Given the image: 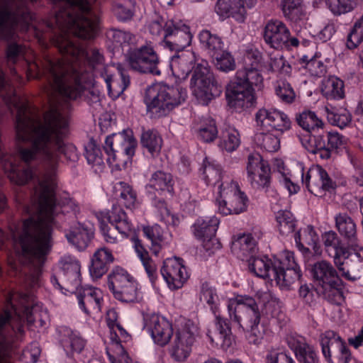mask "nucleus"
Here are the masks:
<instances>
[{"mask_svg":"<svg viewBox=\"0 0 363 363\" xmlns=\"http://www.w3.org/2000/svg\"><path fill=\"white\" fill-rule=\"evenodd\" d=\"M58 11L55 23L58 33L53 43L65 56L62 60H49L52 89L62 97L75 100L94 94V75L105 81L110 96L118 97L128 86L130 78L120 66H104L96 50L85 51L69 33L84 39L93 38L99 28V17L88 0H52Z\"/></svg>","mask_w":363,"mask_h":363,"instance_id":"f257e3e1","label":"nucleus"},{"mask_svg":"<svg viewBox=\"0 0 363 363\" xmlns=\"http://www.w3.org/2000/svg\"><path fill=\"white\" fill-rule=\"evenodd\" d=\"M9 165L8 177L18 185L37 179L38 194L37 214L26 219L18 240L22 255L29 262L40 267L50 252L53 241V227L65 220L67 215L75 217L79 208L69 199L57 203V160H1Z\"/></svg>","mask_w":363,"mask_h":363,"instance_id":"f03ea898","label":"nucleus"},{"mask_svg":"<svg viewBox=\"0 0 363 363\" xmlns=\"http://www.w3.org/2000/svg\"><path fill=\"white\" fill-rule=\"evenodd\" d=\"M17 109L16 137L18 141L30 142L31 147L18 145L21 159H32L37 155L71 159L77 156L75 147L65 144L68 133V121L57 108L48 111L42 122L26 102L14 94L6 99Z\"/></svg>","mask_w":363,"mask_h":363,"instance_id":"7ed1b4c3","label":"nucleus"},{"mask_svg":"<svg viewBox=\"0 0 363 363\" xmlns=\"http://www.w3.org/2000/svg\"><path fill=\"white\" fill-rule=\"evenodd\" d=\"M262 53L257 49L248 50L243 57L244 66L237 71L235 78L228 84L225 91L228 106L236 111L252 106L255 102L253 86L262 84Z\"/></svg>","mask_w":363,"mask_h":363,"instance_id":"20e7f679","label":"nucleus"},{"mask_svg":"<svg viewBox=\"0 0 363 363\" xmlns=\"http://www.w3.org/2000/svg\"><path fill=\"white\" fill-rule=\"evenodd\" d=\"M33 298L25 293H13L7 298V306L0 312V363H11L7 348L24 335V318L33 322Z\"/></svg>","mask_w":363,"mask_h":363,"instance_id":"39448f33","label":"nucleus"},{"mask_svg":"<svg viewBox=\"0 0 363 363\" xmlns=\"http://www.w3.org/2000/svg\"><path fill=\"white\" fill-rule=\"evenodd\" d=\"M187 97L186 89L179 86L159 83L149 86L144 102L152 117L159 118L169 114L182 104Z\"/></svg>","mask_w":363,"mask_h":363,"instance_id":"423d86ee","label":"nucleus"},{"mask_svg":"<svg viewBox=\"0 0 363 363\" xmlns=\"http://www.w3.org/2000/svg\"><path fill=\"white\" fill-rule=\"evenodd\" d=\"M311 274L318 286V293L328 302L340 305L344 301L342 282L331 263L325 260L315 262Z\"/></svg>","mask_w":363,"mask_h":363,"instance_id":"0eeeda50","label":"nucleus"},{"mask_svg":"<svg viewBox=\"0 0 363 363\" xmlns=\"http://www.w3.org/2000/svg\"><path fill=\"white\" fill-rule=\"evenodd\" d=\"M108 286L113 297L123 303H135L140 299L138 284L125 269L116 266L108 276Z\"/></svg>","mask_w":363,"mask_h":363,"instance_id":"6e6552de","label":"nucleus"},{"mask_svg":"<svg viewBox=\"0 0 363 363\" xmlns=\"http://www.w3.org/2000/svg\"><path fill=\"white\" fill-rule=\"evenodd\" d=\"M125 62L130 69L138 72L156 76L161 74L158 68L160 57L151 42L130 48L125 55Z\"/></svg>","mask_w":363,"mask_h":363,"instance_id":"1a4fd4ad","label":"nucleus"},{"mask_svg":"<svg viewBox=\"0 0 363 363\" xmlns=\"http://www.w3.org/2000/svg\"><path fill=\"white\" fill-rule=\"evenodd\" d=\"M191 87L199 103L207 105L220 90L206 61L198 63L194 70Z\"/></svg>","mask_w":363,"mask_h":363,"instance_id":"9d476101","label":"nucleus"},{"mask_svg":"<svg viewBox=\"0 0 363 363\" xmlns=\"http://www.w3.org/2000/svg\"><path fill=\"white\" fill-rule=\"evenodd\" d=\"M220 183L219 188V198L216 200L218 212L223 215L239 214L247 208V197L241 191L237 182H231L227 188H223Z\"/></svg>","mask_w":363,"mask_h":363,"instance_id":"9b49d317","label":"nucleus"},{"mask_svg":"<svg viewBox=\"0 0 363 363\" xmlns=\"http://www.w3.org/2000/svg\"><path fill=\"white\" fill-rule=\"evenodd\" d=\"M199 335V328L194 321L184 320L179 326L169 352L177 362L185 360L189 355L191 347Z\"/></svg>","mask_w":363,"mask_h":363,"instance_id":"f8f14e48","label":"nucleus"},{"mask_svg":"<svg viewBox=\"0 0 363 363\" xmlns=\"http://www.w3.org/2000/svg\"><path fill=\"white\" fill-rule=\"evenodd\" d=\"M273 280L281 288L289 289L301 277L300 267L296 262L294 254L292 252H284L280 258H274Z\"/></svg>","mask_w":363,"mask_h":363,"instance_id":"ddd939ff","label":"nucleus"},{"mask_svg":"<svg viewBox=\"0 0 363 363\" xmlns=\"http://www.w3.org/2000/svg\"><path fill=\"white\" fill-rule=\"evenodd\" d=\"M335 227L340 237L354 251L359 261V267L363 269V247L359 244L357 225L354 219L347 212H340L334 217Z\"/></svg>","mask_w":363,"mask_h":363,"instance_id":"4468645a","label":"nucleus"},{"mask_svg":"<svg viewBox=\"0 0 363 363\" xmlns=\"http://www.w3.org/2000/svg\"><path fill=\"white\" fill-rule=\"evenodd\" d=\"M320 345L328 363H349L352 359L346 342L333 330H328L321 336Z\"/></svg>","mask_w":363,"mask_h":363,"instance_id":"2eb2a0df","label":"nucleus"},{"mask_svg":"<svg viewBox=\"0 0 363 363\" xmlns=\"http://www.w3.org/2000/svg\"><path fill=\"white\" fill-rule=\"evenodd\" d=\"M263 37L265 43L271 48L279 50L296 48L299 40L296 37H291L289 29L281 21L271 19L264 28Z\"/></svg>","mask_w":363,"mask_h":363,"instance_id":"dca6fc26","label":"nucleus"},{"mask_svg":"<svg viewBox=\"0 0 363 363\" xmlns=\"http://www.w3.org/2000/svg\"><path fill=\"white\" fill-rule=\"evenodd\" d=\"M255 118L257 125L261 131L275 130L283 133L291 126L289 117L277 108H260L257 112Z\"/></svg>","mask_w":363,"mask_h":363,"instance_id":"f3484780","label":"nucleus"},{"mask_svg":"<svg viewBox=\"0 0 363 363\" xmlns=\"http://www.w3.org/2000/svg\"><path fill=\"white\" fill-rule=\"evenodd\" d=\"M193 34L182 21H168L166 23L164 44L170 50H183L190 45Z\"/></svg>","mask_w":363,"mask_h":363,"instance_id":"a211bd4d","label":"nucleus"},{"mask_svg":"<svg viewBox=\"0 0 363 363\" xmlns=\"http://www.w3.org/2000/svg\"><path fill=\"white\" fill-rule=\"evenodd\" d=\"M302 172V182L308 191L315 196L323 197L327 191L335 189L337 185L329 177L328 172L321 166L309 169L305 177Z\"/></svg>","mask_w":363,"mask_h":363,"instance_id":"6ab92c4d","label":"nucleus"},{"mask_svg":"<svg viewBox=\"0 0 363 363\" xmlns=\"http://www.w3.org/2000/svg\"><path fill=\"white\" fill-rule=\"evenodd\" d=\"M114 144L119 145L125 156L133 157L135 155L138 143L132 130L125 129L118 133L106 137L104 148L109 157L108 159L116 157V152L118 150L113 148Z\"/></svg>","mask_w":363,"mask_h":363,"instance_id":"aec40b11","label":"nucleus"},{"mask_svg":"<svg viewBox=\"0 0 363 363\" xmlns=\"http://www.w3.org/2000/svg\"><path fill=\"white\" fill-rule=\"evenodd\" d=\"M257 0H217L215 11L222 19L230 17L238 22L246 18L247 9L253 8Z\"/></svg>","mask_w":363,"mask_h":363,"instance_id":"412c9836","label":"nucleus"},{"mask_svg":"<svg viewBox=\"0 0 363 363\" xmlns=\"http://www.w3.org/2000/svg\"><path fill=\"white\" fill-rule=\"evenodd\" d=\"M161 274L169 288L178 289L182 287L189 274L182 258L166 259L161 268Z\"/></svg>","mask_w":363,"mask_h":363,"instance_id":"4be33fe9","label":"nucleus"},{"mask_svg":"<svg viewBox=\"0 0 363 363\" xmlns=\"http://www.w3.org/2000/svg\"><path fill=\"white\" fill-rule=\"evenodd\" d=\"M145 328L150 333L155 343L160 346L166 345L173 335L172 323L164 317L156 314L144 318Z\"/></svg>","mask_w":363,"mask_h":363,"instance_id":"5701e85b","label":"nucleus"},{"mask_svg":"<svg viewBox=\"0 0 363 363\" xmlns=\"http://www.w3.org/2000/svg\"><path fill=\"white\" fill-rule=\"evenodd\" d=\"M247 179L256 189H268L271 184V167L267 160H248Z\"/></svg>","mask_w":363,"mask_h":363,"instance_id":"b1692460","label":"nucleus"},{"mask_svg":"<svg viewBox=\"0 0 363 363\" xmlns=\"http://www.w3.org/2000/svg\"><path fill=\"white\" fill-rule=\"evenodd\" d=\"M98 220L104 219L112 226H116L122 238H127L133 230V225L125 211L118 204H113L111 210L99 213Z\"/></svg>","mask_w":363,"mask_h":363,"instance_id":"393cba45","label":"nucleus"},{"mask_svg":"<svg viewBox=\"0 0 363 363\" xmlns=\"http://www.w3.org/2000/svg\"><path fill=\"white\" fill-rule=\"evenodd\" d=\"M76 290L79 306L84 313L89 315L101 312L104 300L102 291L99 289L85 286L77 287Z\"/></svg>","mask_w":363,"mask_h":363,"instance_id":"a878e982","label":"nucleus"},{"mask_svg":"<svg viewBox=\"0 0 363 363\" xmlns=\"http://www.w3.org/2000/svg\"><path fill=\"white\" fill-rule=\"evenodd\" d=\"M215 332L208 331L207 336L212 343L220 346L223 350H227L235 341L232 333L230 320L220 315L215 314Z\"/></svg>","mask_w":363,"mask_h":363,"instance_id":"bb28decb","label":"nucleus"},{"mask_svg":"<svg viewBox=\"0 0 363 363\" xmlns=\"http://www.w3.org/2000/svg\"><path fill=\"white\" fill-rule=\"evenodd\" d=\"M288 346L294 352L299 363H319V357L314 347L309 345L305 337L298 335L286 337Z\"/></svg>","mask_w":363,"mask_h":363,"instance_id":"cd10ccee","label":"nucleus"},{"mask_svg":"<svg viewBox=\"0 0 363 363\" xmlns=\"http://www.w3.org/2000/svg\"><path fill=\"white\" fill-rule=\"evenodd\" d=\"M196 55L193 52L178 53L170 58L169 67L176 82H181L187 79L194 67Z\"/></svg>","mask_w":363,"mask_h":363,"instance_id":"c85d7f7f","label":"nucleus"},{"mask_svg":"<svg viewBox=\"0 0 363 363\" xmlns=\"http://www.w3.org/2000/svg\"><path fill=\"white\" fill-rule=\"evenodd\" d=\"M174 181L171 174L161 170L154 172L148 184L145 186L148 196H152L157 191L160 195L174 194Z\"/></svg>","mask_w":363,"mask_h":363,"instance_id":"c756f323","label":"nucleus"},{"mask_svg":"<svg viewBox=\"0 0 363 363\" xmlns=\"http://www.w3.org/2000/svg\"><path fill=\"white\" fill-rule=\"evenodd\" d=\"M57 331L60 343L67 353L76 352L79 354L84 349L86 340L79 332L65 325L59 327Z\"/></svg>","mask_w":363,"mask_h":363,"instance_id":"7c9ffc66","label":"nucleus"},{"mask_svg":"<svg viewBox=\"0 0 363 363\" xmlns=\"http://www.w3.org/2000/svg\"><path fill=\"white\" fill-rule=\"evenodd\" d=\"M114 257L107 247L97 249L91 259L89 273L92 278L99 279L108 270L110 265L113 262Z\"/></svg>","mask_w":363,"mask_h":363,"instance_id":"2f4dec72","label":"nucleus"},{"mask_svg":"<svg viewBox=\"0 0 363 363\" xmlns=\"http://www.w3.org/2000/svg\"><path fill=\"white\" fill-rule=\"evenodd\" d=\"M94 235V227L91 223H77V225L65 236L68 242L78 250H83L87 247Z\"/></svg>","mask_w":363,"mask_h":363,"instance_id":"473e14b6","label":"nucleus"},{"mask_svg":"<svg viewBox=\"0 0 363 363\" xmlns=\"http://www.w3.org/2000/svg\"><path fill=\"white\" fill-rule=\"evenodd\" d=\"M219 225V220L216 217H213L208 220L199 218L193 225V233L198 239L206 241H214L215 235Z\"/></svg>","mask_w":363,"mask_h":363,"instance_id":"72a5a7b5","label":"nucleus"},{"mask_svg":"<svg viewBox=\"0 0 363 363\" xmlns=\"http://www.w3.org/2000/svg\"><path fill=\"white\" fill-rule=\"evenodd\" d=\"M302 146L312 154L319 153L320 159L331 157V151L326 147L325 142L322 135H313L311 133L300 136Z\"/></svg>","mask_w":363,"mask_h":363,"instance_id":"f704fd0d","label":"nucleus"},{"mask_svg":"<svg viewBox=\"0 0 363 363\" xmlns=\"http://www.w3.org/2000/svg\"><path fill=\"white\" fill-rule=\"evenodd\" d=\"M64 282L67 287L77 289L81 284V265L78 260L70 257H64L62 261Z\"/></svg>","mask_w":363,"mask_h":363,"instance_id":"c9c22d12","label":"nucleus"},{"mask_svg":"<svg viewBox=\"0 0 363 363\" xmlns=\"http://www.w3.org/2000/svg\"><path fill=\"white\" fill-rule=\"evenodd\" d=\"M143 232L145 236L151 241L150 250L155 255L160 252L162 247L169 244L167 233L159 225L155 224L152 226L143 227Z\"/></svg>","mask_w":363,"mask_h":363,"instance_id":"e433bc0d","label":"nucleus"},{"mask_svg":"<svg viewBox=\"0 0 363 363\" xmlns=\"http://www.w3.org/2000/svg\"><path fill=\"white\" fill-rule=\"evenodd\" d=\"M248 262L251 272L258 277L273 281L274 261L272 262L267 257H256L252 256L249 258Z\"/></svg>","mask_w":363,"mask_h":363,"instance_id":"4c0bfd02","label":"nucleus"},{"mask_svg":"<svg viewBox=\"0 0 363 363\" xmlns=\"http://www.w3.org/2000/svg\"><path fill=\"white\" fill-rule=\"evenodd\" d=\"M240 143L239 132L233 126H225L220 133L219 148L223 152H232L237 150Z\"/></svg>","mask_w":363,"mask_h":363,"instance_id":"58836bf2","label":"nucleus"},{"mask_svg":"<svg viewBox=\"0 0 363 363\" xmlns=\"http://www.w3.org/2000/svg\"><path fill=\"white\" fill-rule=\"evenodd\" d=\"M294 239L298 248L303 253H308L310 252L308 247L315 248L318 235L313 226L310 225L306 228L297 231L294 235Z\"/></svg>","mask_w":363,"mask_h":363,"instance_id":"ea45409f","label":"nucleus"},{"mask_svg":"<svg viewBox=\"0 0 363 363\" xmlns=\"http://www.w3.org/2000/svg\"><path fill=\"white\" fill-rule=\"evenodd\" d=\"M362 0H313L318 6L325 4L335 15H342L352 11Z\"/></svg>","mask_w":363,"mask_h":363,"instance_id":"a19ab883","label":"nucleus"},{"mask_svg":"<svg viewBox=\"0 0 363 363\" xmlns=\"http://www.w3.org/2000/svg\"><path fill=\"white\" fill-rule=\"evenodd\" d=\"M321 92L328 99L344 97V82L337 77L330 76L322 82Z\"/></svg>","mask_w":363,"mask_h":363,"instance_id":"79ce46f5","label":"nucleus"},{"mask_svg":"<svg viewBox=\"0 0 363 363\" xmlns=\"http://www.w3.org/2000/svg\"><path fill=\"white\" fill-rule=\"evenodd\" d=\"M256 240L251 234H243L239 235L233 242V249L238 251V256L242 259L250 258L256 250Z\"/></svg>","mask_w":363,"mask_h":363,"instance_id":"37998d69","label":"nucleus"},{"mask_svg":"<svg viewBox=\"0 0 363 363\" xmlns=\"http://www.w3.org/2000/svg\"><path fill=\"white\" fill-rule=\"evenodd\" d=\"M263 69L267 72L276 73L280 76L289 75L291 71V65L280 53L270 54L269 61L263 65Z\"/></svg>","mask_w":363,"mask_h":363,"instance_id":"c03bdc74","label":"nucleus"},{"mask_svg":"<svg viewBox=\"0 0 363 363\" xmlns=\"http://www.w3.org/2000/svg\"><path fill=\"white\" fill-rule=\"evenodd\" d=\"M216 162V160H203L199 169L203 180L208 185H216L222 179V168Z\"/></svg>","mask_w":363,"mask_h":363,"instance_id":"a18cd8bd","label":"nucleus"},{"mask_svg":"<svg viewBox=\"0 0 363 363\" xmlns=\"http://www.w3.org/2000/svg\"><path fill=\"white\" fill-rule=\"evenodd\" d=\"M230 320L236 323L240 330L245 331L249 325L259 324L261 314L259 308L252 309L241 313H228Z\"/></svg>","mask_w":363,"mask_h":363,"instance_id":"49530a36","label":"nucleus"},{"mask_svg":"<svg viewBox=\"0 0 363 363\" xmlns=\"http://www.w3.org/2000/svg\"><path fill=\"white\" fill-rule=\"evenodd\" d=\"M133 241L135 252L143 263V267L152 282L157 278V269L155 264L150 257L147 250L144 247L140 240L133 238Z\"/></svg>","mask_w":363,"mask_h":363,"instance_id":"de8ad7c7","label":"nucleus"},{"mask_svg":"<svg viewBox=\"0 0 363 363\" xmlns=\"http://www.w3.org/2000/svg\"><path fill=\"white\" fill-rule=\"evenodd\" d=\"M259 308L255 299L248 295H238L228 303V313H241L252 309Z\"/></svg>","mask_w":363,"mask_h":363,"instance_id":"09e8293b","label":"nucleus"},{"mask_svg":"<svg viewBox=\"0 0 363 363\" xmlns=\"http://www.w3.org/2000/svg\"><path fill=\"white\" fill-rule=\"evenodd\" d=\"M276 220L279 233L283 236H289L294 233L297 220L293 213L286 210H281L277 213Z\"/></svg>","mask_w":363,"mask_h":363,"instance_id":"8fccbe9b","label":"nucleus"},{"mask_svg":"<svg viewBox=\"0 0 363 363\" xmlns=\"http://www.w3.org/2000/svg\"><path fill=\"white\" fill-rule=\"evenodd\" d=\"M113 192L119 196L120 201L127 208H134L137 201V194L128 184L118 182L113 186Z\"/></svg>","mask_w":363,"mask_h":363,"instance_id":"3c124183","label":"nucleus"},{"mask_svg":"<svg viewBox=\"0 0 363 363\" xmlns=\"http://www.w3.org/2000/svg\"><path fill=\"white\" fill-rule=\"evenodd\" d=\"M297 123L308 133L323 129L324 123L311 111H304L296 116Z\"/></svg>","mask_w":363,"mask_h":363,"instance_id":"603ef678","label":"nucleus"},{"mask_svg":"<svg viewBox=\"0 0 363 363\" xmlns=\"http://www.w3.org/2000/svg\"><path fill=\"white\" fill-rule=\"evenodd\" d=\"M140 143L152 157H155L161 150L162 139L156 131L147 130L142 133Z\"/></svg>","mask_w":363,"mask_h":363,"instance_id":"864d4df0","label":"nucleus"},{"mask_svg":"<svg viewBox=\"0 0 363 363\" xmlns=\"http://www.w3.org/2000/svg\"><path fill=\"white\" fill-rule=\"evenodd\" d=\"M201 44L204 47L211 56L223 50V43L216 35L212 34L209 30H203L199 35Z\"/></svg>","mask_w":363,"mask_h":363,"instance_id":"5fc2aeb1","label":"nucleus"},{"mask_svg":"<svg viewBox=\"0 0 363 363\" xmlns=\"http://www.w3.org/2000/svg\"><path fill=\"white\" fill-rule=\"evenodd\" d=\"M135 1L133 0H115L113 12L120 21H127L133 16Z\"/></svg>","mask_w":363,"mask_h":363,"instance_id":"6e6d98bb","label":"nucleus"},{"mask_svg":"<svg viewBox=\"0 0 363 363\" xmlns=\"http://www.w3.org/2000/svg\"><path fill=\"white\" fill-rule=\"evenodd\" d=\"M363 42V13L354 22L348 33L346 45L354 49Z\"/></svg>","mask_w":363,"mask_h":363,"instance_id":"4d7b16f0","label":"nucleus"},{"mask_svg":"<svg viewBox=\"0 0 363 363\" xmlns=\"http://www.w3.org/2000/svg\"><path fill=\"white\" fill-rule=\"evenodd\" d=\"M108 39L114 48H123L134 43L135 36L129 32L118 29H111L106 33Z\"/></svg>","mask_w":363,"mask_h":363,"instance_id":"13d9d810","label":"nucleus"},{"mask_svg":"<svg viewBox=\"0 0 363 363\" xmlns=\"http://www.w3.org/2000/svg\"><path fill=\"white\" fill-rule=\"evenodd\" d=\"M257 143L265 151L274 152L280 147V141L278 137L269 132L262 131L255 136Z\"/></svg>","mask_w":363,"mask_h":363,"instance_id":"bf43d9fd","label":"nucleus"},{"mask_svg":"<svg viewBox=\"0 0 363 363\" xmlns=\"http://www.w3.org/2000/svg\"><path fill=\"white\" fill-rule=\"evenodd\" d=\"M331 255L334 259V262L339 270L343 269V266L345 264V260H347L350 256L353 255L354 257L359 262L358 259L354 256V251L349 247V245L347 246L341 242L340 244L333 249L330 252Z\"/></svg>","mask_w":363,"mask_h":363,"instance_id":"052dcab7","label":"nucleus"},{"mask_svg":"<svg viewBox=\"0 0 363 363\" xmlns=\"http://www.w3.org/2000/svg\"><path fill=\"white\" fill-rule=\"evenodd\" d=\"M212 57L216 68L222 72H228L235 68V60L229 52L221 50Z\"/></svg>","mask_w":363,"mask_h":363,"instance_id":"680f3d73","label":"nucleus"},{"mask_svg":"<svg viewBox=\"0 0 363 363\" xmlns=\"http://www.w3.org/2000/svg\"><path fill=\"white\" fill-rule=\"evenodd\" d=\"M198 137L204 142L213 141L218 134L216 122L212 118L203 119L197 130Z\"/></svg>","mask_w":363,"mask_h":363,"instance_id":"e2e57ef3","label":"nucleus"},{"mask_svg":"<svg viewBox=\"0 0 363 363\" xmlns=\"http://www.w3.org/2000/svg\"><path fill=\"white\" fill-rule=\"evenodd\" d=\"M200 300L206 302L213 313H216L219 298L215 288L209 286L208 283L203 284L201 289Z\"/></svg>","mask_w":363,"mask_h":363,"instance_id":"0e129e2a","label":"nucleus"},{"mask_svg":"<svg viewBox=\"0 0 363 363\" xmlns=\"http://www.w3.org/2000/svg\"><path fill=\"white\" fill-rule=\"evenodd\" d=\"M328 118L334 125L340 128L347 126L352 121V116L350 112L346 109H340L336 112H330L328 113Z\"/></svg>","mask_w":363,"mask_h":363,"instance_id":"69168bd1","label":"nucleus"},{"mask_svg":"<svg viewBox=\"0 0 363 363\" xmlns=\"http://www.w3.org/2000/svg\"><path fill=\"white\" fill-rule=\"evenodd\" d=\"M276 94L284 103H292L296 97L295 92L291 85L284 81L278 82L275 88Z\"/></svg>","mask_w":363,"mask_h":363,"instance_id":"338daca9","label":"nucleus"},{"mask_svg":"<svg viewBox=\"0 0 363 363\" xmlns=\"http://www.w3.org/2000/svg\"><path fill=\"white\" fill-rule=\"evenodd\" d=\"M100 232L104 240L111 244L117 243L118 241L117 229L116 226L109 225L104 219L99 220Z\"/></svg>","mask_w":363,"mask_h":363,"instance_id":"774afa93","label":"nucleus"}]
</instances>
